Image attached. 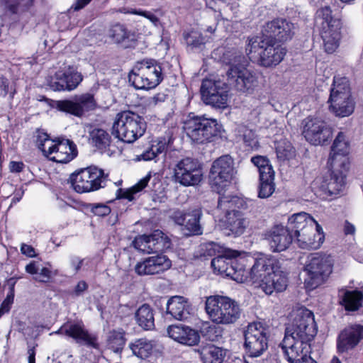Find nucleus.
<instances>
[{
    "label": "nucleus",
    "instance_id": "nucleus-1",
    "mask_svg": "<svg viewBox=\"0 0 363 363\" xmlns=\"http://www.w3.org/2000/svg\"><path fill=\"white\" fill-rule=\"evenodd\" d=\"M217 60L230 66L226 76H210L203 80L200 91H219L234 89L250 90L254 87L257 79L251 70L247 69V60L234 50L218 48L212 52Z\"/></svg>",
    "mask_w": 363,
    "mask_h": 363
},
{
    "label": "nucleus",
    "instance_id": "nucleus-2",
    "mask_svg": "<svg viewBox=\"0 0 363 363\" xmlns=\"http://www.w3.org/2000/svg\"><path fill=\"white\" fill-rule=\"evenodd\" d=\"M291 230L299 247L316 250L324 241V235L320 225L308 213L301 212L289 218Z\"/></svg>",
    "mask_w": 363,
    "mask_h": 363
},
{
    "label": "nucleus",
    "instance_id": "nucleus-3",
    "mask_svg": "<svg viewBox=\"0 0 363 363\" xmlns=\"http://www.w3.org/2000/svg\"><path fill=\"white\" fill-rule=\"evenodd\" d=\"M205 311L213 323L223 325L235 323L242 313L241 306L237 301L221 295L206 297Z\"/></svg>",
    "mask_w": 363,
    "mask_h": 363
},
{
    "label": "nucleus",
    "instance_id": "nucleus-4",
    "mask_svg": "<svg viewBox=\"0 0 363 363\" xmlns=\"http://www.w3.org/2000/svg\"><path fill=\"white\" fill-rule=\"evenodd\" d=\"M246 53L250 60L257 61L262 67H271L283 60L286 50L272 39L255 37L249 40Z\"/></svg>",
    "mask_w": 363,
    "mask_h": 363
},
{
    "label": "nucleus",
    "instance_id": "nucleus-5",
    "mask_svg": "<svg viewBox=\"0 0 363 363\" xmlns=\"http://www.w3.org/2000/svg\"><path fill=\"white\" fill-rule=\"evenodd\" d=\"M316 333L313 313L305 308H299L296 311L292 323L286 328L284 342L286 345L293 342L309 344Z\"/></svg>",
    "mask_w": 363,
    "mask_h": 363
},
{
    "label": "nucleus",
    "instance_id": "nucleus-6",
    "mask_svg": "<svg viewBox=\"0 0 363 363\" xmlns=\"http://www.w3.org/2000/svg\"><path fill=\"white\" fill-rule=\"evenodd\" d=\"M315 25L320 30L325 51L334 52L339 47L341 38V22L333 18L329 6L319 9L315 14Z\"/></svg>",
    "mask_w": 363,
    "mask_h": 363
},
{
    "label": "nucleus",
    "instance_id": "nucleus-7",
    "mask_svg": "<svg viewBox=\"0 0 363 363\" xmlns=\"http://www.w3.org/2000/svg\"><path fill=\"white\" fill-rule=\"evenodd\" d=\"M146 123L138 114L125 111L118 113L112 126V134L118 139L128 143H133L143 135Z\"/></svg>",
    "mask_w": 363,
    "mask_h": 363
},
{
    "label": "nucleus",
    "instance_id": "nucleus-8",
    "mask_svg": "<svg viewBox=\"0 0 363 363\" xmlns=\"http://www.w3.org/2000/svg\"><path fill=\"white\" fill-rule=\"evenodd\" d=\"M333 261L330 255L321 253L311 254L304 266L306 273L305 284L314 289L323 284L333 272Z\"/></svg>",
    "mask_w": 363,
    "mask_h": 363
},
{
    "label": "nucleus",
    "instance_id": "nucleus-9",
    "mask_svg": "<svg viewBox=\"0 0 363 363\" xmlns=\"http://www.w3.org/2000/svg\"><path fill=\"white\" fill-rule=\"evenodd\" d=\"M184 128L192 141L202 144L212 141L220 133V125L216 119L196 116L188 119Z\"/></svg>",
    "mask_w": 363,
    "mask_h": 363
},
{
    "label": "nucleus",
    "instance_id": "nucleus-10",
    "mask_svg": "<svg viewBox=\"0 0 363 363\" xmlns=\"http://www.w3.org/2000/svg\"><path fill=\"white\" fill-rule=\"evenodd\" d=\"M244 347L250 357H258L268 349V330L261 323H250L244 332Z\"/></svg>",
    "mask_w": 363,
    "mask_h": 363
},
{
    "label": "nucleus",
    "instance_id": "nucleus-11",
    "mask_svg": "<svg viewBox=\"0 0 363 363\" xmlns=\"http://www.w3.org/2000/svg\"><path fill=\"white\" fill-rule=\"evenodd\" d=\"M106 175L101 169L96 166H91L73 173L69 180L73 189L78 193L96 191L103 187Z\"/></svg>",
    "mask_w": 363,
    "mask_h": 363
},
{
    "label": "nucleus",
    "instance_id": "nucleus-12",
    "mask_svg": "<svg viewBox=\"0 0 363 363\" xmlns=\"http://www.w3.org/2000/svg\"><path fill=\"white\" fill-rule=\"evenodd\" d=\"M235 174L233 158L228 155L220 157L213 162L210 170L209 181L211 187L220 194Z\"/></svg>",
    "mask_w": 363,
    "mask_h": 363
},
{
    "label": "nucleus",
    "instance_id": "nucleus-13",
    "mask_svg": "<svg viewBox=\"0 0 363 363\" xmlns=\"http://www.w3.org/2000/svg\"><path fill=\"white\" fill-rule=\"evenodd\" d=\"M173 172L175 182L184 186L196 185L202 179V171L199 162L189 157L178 161Z\"/></svg>",
    "mask_w": 363,
    "mask_h": 363
},
{
    "label": "nucleus",
    "instance_id": "nucleus-14",
    "mask_svg": "<svg viewBox=\"0 0 363 363\" xmlns=\"http://www.w3.org/2000/svg\"><path fill=\"white\" fill-rule=\"evenodd\" d=\"M292 233L289 223L287 227L283 225H274L265 230L262 237L272 252H280L288 249L292 243Z\"/></svg>",
    "mask_w": 363,
    "mask_h": 363
},
{
    "label": "nucleus",
    "instance_id": "nucleus-15",
    "mask_svg": "<svg viewBox=\"0 0 363 363\" xmlns=\"http://www.w3.org/2000/svg\"><path fill=\"white\" fill-rule=\"evenodd\" d=\"M303 135L312 145H323L332 137L330 128L319 118L308 117L303 121Z\"/></svg>",
    "mask_w": 363,
    "mask_h": 363
},
{
    "label": "nucleus",
    "instance_id": "nucleus-16",
    "mask_svg": "<svg viewBox=\"0 0 363 363\" xmlns=\"http://www.w3.org/2000/svg\"><path fill=\"white\" fill-rule=\"evenodd\" d=\"M349 153V142L344 133L339 132L331 146L328 162L329 167H332L335 170L339 169L340 167H343V169H349L350 164Z\"/></svg>",
    "mask_w": 363,
    "mask_h": 363
},
{
    "label": "nucleus",
    "instance_id": "nucleus-17",
    "mask_svg": "<svg viewBox=\"0 0 363 363\" xmlns=\"http://www.w3.org/2000/svg\"><path fill=\"white\" fill-rule=\"evenodd\" d=\"M211 267L218 273L230 277L238 282L246 281V270L243 268V265L235 259L219 255L211 260Z\"/></svg>",
    "mask_w": 363,
    "mask_h": 363
},
{
    "label": "nucleus",
    "instance_id": "nucleus-18",
    "mask_svg": "<svg viewBox=\"0 0 363 363\" xmlns=\"http://www.w3.org/2000/svg\"><path fill=\"white\" fill-rule=\"evenodd\" d=\"M201 216V210L196 208L176 211L172 215V219L177 224L183 226V230L187 231V235H199L203 233V228L200 224Z\"/></svg>",
    "mask_w": 363,
    "mask_h": 363
},
{
    "label": "nucleus",
    "instance_id": "nucleus-19",
    "mask_svg": "<svg viewBox=\"0 0 363 363\" xmlns=\"http://www.w3.org/2000/svg\"><path fill=\"white\" fill-rule=\"evenodd\" d=\"M48 147L49 150L45 153V156L58 163H67L77 155L76 145L69 140L58 139L51 146Z\"/></svg>",
    "mask_w": 363,
    "mask_h": 363
},
{
    "label": "nucleus",
    "instance_id": "nucleus-20",
    "mask_svg": "<svg viewBox=\"0 0 363 363\" xmlns=\"http://www.w3.org/2000/svg\"><path fill=\"white\" fill-rule=\"evenodd\" d=\"M294 28L291 22L281 18L276 19L267 23L264 27V38L285 42L292 38Z\"/></svg>",
    "mask_w": 363,
    "mask_h": 363
},
{
    "label": "nucleus",
    "instance_id": "nucleus-21",
    "mask_svg": "<svg viewBox=\"0 0 363 363\" xmlns=\"http://www.w3.org/2000/svg\"><path fill=\"white\" fill-rule=\"evenodd\" d=\"M172 262L165 255L149 257L135 266V272L140 276L153 275L164 272L171 267Z\"/></svg>",
    "mask_w": 363,
    "mask_h": 363
},
{
    "label": "nucleus",
    "instance_id": "nucleus-22",
    "mask_svg": "<svg viewBox=\"0 0 363 363\" xmlns=\"http://www.w3.org/2000/svg\"><path fill=\"white\" fill-rule=\"evenodd\" d=\"M55 106L60 111L66 112L76 116H81L85 111L93 109L95 102L91 94L83 95L74 101L60 100L55 101Z\"/></svg>",
    "mask_w": 363,
    "mask_h": 363
},
{
    "label": "nucleus",
    "instance_id": "nucleus-23",
    "mask_svg": "<svg viewBox=\"0 0 363 363\" xmlns=\"http://www.w3.org/2000/svg\"><path fill=\"white\" fill-rule=\"evenodd\" d=\"M363 334V327L352 325L344 328L337 339V350L339 353L347 352L354 349L360 342Z\"/></svg>",
    "mask_w": 363,
    "mask_h": 363
},
{
    "label": "nucleus",
    "instance_id": "nucleus-24",
    "mask_svg": "<svg viewBox=\"0 0 363 363\" xmlns=\"http://www.w3.org/2000/svg\"><path fill=\"white\" fill-rule=\"evenodd\" d=\"M62 330L65 331L66 336L73 338L77 343H84L93 348L99 347L96 337L89 333L82 321L67 322Z\"/></svg>",
    "mask_w": 363,
    "mask_h": 363
},
{
    "label": "nucleus",
    "instance_id": "nucleus-25",
    "mask_svg": "<svg viewBox=\"0 0 363 363\" xmlns=\"http://www.w3.org/2000/svg\"><path fill=\"white\" fill-rule=\"evenodd\" d=\"M330 173L329 176L324 177L321 189L328 196H337L342 191L345 185V177L349 169H343L340 167L335 170L332 167H329Z\"/></svg>",
    "mask_w": 363,
    "mask_h": 363
},
{
    "label": "nucleus",
    "instance_id": "nucleus-26",
    "mask_svg": "<svg viewBox=\"0 0 363 363\" xmlns=\"http://www.w3.org/2000/svg\"><path fill=\"white\" fill-rule=\"evenodd\" d=\"M330 108L335 116L346 117L352 113L354 108V102L350 92H330Z\"/></svg>",
    "mask_w": 363,
    "mask_h": 363
},
{
    "label": "nucleus",
    "instance_id": "nucleus-27",
    "mask_svg": "<svg viewBox=\"0 0 363 363\" xmlns=\"http://www.w3.org/2000/svg\"><path fill=\"white\" fill-rule=\"evenodd\" d=\"M167 332L170 338L182 345L194 346L200 341V335L196 330L182 324L170 325Z\"/></svg>",
    "mask_w": 363,
    "mask_h": 363
},
{
    "label": "nucleus",
    "instance_id": "nucleus-28",
    "mask_svg": "<svg viewBox=\"0 0 363 363\" xmlns=\"http://www.w3.org/2000/svg\"><path fill=\"white\" fill-rule=\"evenodd\" d=\"M274 260L272 259L260 258L257 259L250 269V272L246 271L247 277H249L252 283L261 289L262 284L264 283L267 277L271 272H274Z\"/></svg>",
    "mask_w": 363,
    "mask_h": 363
},
{
    "label": "nucleus",
    "instance_id": "nucleus-29",
    "mask_svg": "<svg viewBox=\"0 0 363 363\" xmlns=\"http://www.w3.org/2000/svg\"><path fill=\"white\" fill-rule=\"evenodd\" d=\"M82 81L81 73L74 67H69L65 72H58L55 74V81L52 87L53 91H72L75 89Z\"/></svg>",
    "mask_w": 363,
    "mask_h": 363
},
{
    "label": "nucleus",
    "instance_id": "nucleus-30",
    "mask_svg": "<svg viewBox=\"0 0 363 363\" xmlns=\"http://www.w3.org/2000/svg\"><path fill=\"white\" fill-rule=\"evenodd\" d=\"M282 349L290 363H316L308 354L310 345L293 342L289 345L282 343Z\"/></svg>",
    "mask_w": 363,
    "mask_h": 363
},
{
    "label": "nucleus",
    "instance_id": "nucleus-31",
    "mask_svg": "<svg viewBox=\"0 0 363 363\" xmlns=\"http://www.w3.org/2000/svg\"><path fill=\"white\" fill-rule=\"evenodd\" d=\"M141 75H143L148 88H155L162 81V69L160 66L155 65L152 60H143L138 62L135 66Z\"/></svg>",
    "mask_w": 363,
    "mask_h": 363
},
{
    "label": "nucleus",
    "instance_id": "nucleus-32",
    "mask_svg": "<svg viewBox=\"0 0 363 363\" xmlns=\"http://www.w3.org/2000/svg\"><path fill=\"white\" fill-rule=\"evenodd\" d=\"M288 285V278L286 274L279 269L277 267L274 269V272H271L267 277L264 283L262 284L261 289L267 295L272 294L274 291L281 292L286 290Z\"/></svg>",
    "mask_w": 363,
    "mask_h": 363
},
{
    "label": "nucleus",
    "instance_id": "nucleus-33",
    "mask_svg": "<svg viewBox=\"0 0 363 363\" xmlns=\"http://www.w3.org/2000/svg\"><path fill=\"white\" fill-rule=\"evenodd\" d=\"M190 304L182 296H173L167 303V313L177 320L187 319L190 315Z\"/></svg>",
    "mask_w": 363,
    "mask_h": 363
},
{
    "label": "nucleus",
    "instance_id": "nucleus-34",
    "mask_svg": "<svg viewBox=\"0 0 363 363\" xmlns=\"http://www.w3.org/2000/svg\"><path fill=\"white\" fill-rule=\"evenodd\" d=\"M136 323L145 330L155 328V311L147 303L140 306L135 313Z\"/></svg>",
    "mask_w": 363,
    "mask_h": 363
},
{
    "label": "nucleus",
    "instance_id": "nucleus-35",
    "mask_svg": "<svg viewBox=\"0 0 363 363\" xmlns=\"http://www.w3.org/2000/svg\"><path fill=\"white\" fill-rule=\"evenodd\" d=\"M223 221L225 228L235 236L242 235L248 225V221L240 211L229 213Z\"/></svg>",
    "mask_w": 363,
    "mask_h": 363
},
{
    "label": "nucleus",
    "instance_id": "nucleus-36",
    "mask_svg": "<svg viewBox=\"0 0 363 363\" xmlns=\"http://www.w3.org/2000/svg\"><path fill=\"white\" fill-rule=\"evenodd\" d=\"M340 303L347 311H355L362 305V294L358 291L342 290L340 291Z\"/></svg>",
    "mask_w": 363,
    "mask_h": 363
},
{
    "label": "nucleus",
    "instance_id": "nucleus-37",
    "mask_svg": "<svg viewBox=\"0 0 363 363\" xmlns=\"http://www.w3.org/2000/svg\"><path fill=\"white\" fill-rule=\"evenodd\" d=\"M243 205L244 201L238 196L223 195L218 199L216 211L226 217L229 213L238 211L237 208H242Z\"/></svg>",
    "mask_w": 363,
    "mask_h": 363
},
{
    "label": "nucleus",
    "instance_id": "nucleus-38",
    "mask_svg": "<svg viewBox=\"0 0 363 363\" xmlns=\"http://www.w3.org/2000/svg\"><path fill=\"white\" fill-rule=\"evenodd\" d=\"M168 142L164 138L154 140L151 146L143 154L137 157V160L150 161L156 159L160 155H164L167 149Z\"/></svg>",
    "mask_w": 363,
    "mask_h": 363
},
{
    "label": "nucleus",
    "instance_id": "nucleus-39",
    "mask_svg": "<svg viewBox=\"0 0 363 363\" xmlns=\"http://www.w3.org/2000/svg\"><path fill=\"white\" fill-rule=\"evenodd\" d=\"M201 100L206 105L215 108L224 109L228 106L227 92H201Z\"/></svg>",
    "mask_w": 363,
    "mask_h": 363
},
{
    "label": "nucleus",
    "instance_id": "nucleus-40",
    "mask_svg": "<svg viewBox=\"0 0 363 363\" xmlns=\"http://www.w3.org/2000/svg\"><path fill=\"white\" fill-rule=\"evenodd\" d=\"M90 143L99 150H106L111 144V138L107 131L95 128L89 131Z\"/></svg>",
    "mask_w": 363,
    "mask_h": 363
},
{
    "label": "nucleus",
    "instance_id": "nucleus-41",
    "mask_svg": "<svg viewBox=\"0 0 363 363\" xmlns=\"http://www.w3.org/2000/svg\"><path fill=\"white\" fill-rule=\"evenodd\" d=\"M155 231L149 235H140L133 242L134 247L144 253L150 254L157 252L156 241L155 240Z\"/></svg>",
    "mask_w": 363,
    "mask_h": 363
},
{
    "label": "nucleus",
    "instance_id": "nucleus-42",
    "mask_svg": "<svg viewBox=\"0 0 363 363\" xmlns=\"http://www.w3.org/2000/svg\"><path fill=\"white\" fill-rule=\"evenodd\" d=\"M200 358L203 363H221L223 351L213 345H208L198 350Z\"/></svg>",
    "mask_w": 363,
    "mask_h": 363
},
{
    "label": "nucleus",
    "instance_id": "nucleus-43",
    "mask_svg": "<svg viewBox=\"0 0 363 363\" xmlns=\"http://www.w3.org/2000/svg\"><path fill=\"white\" fill-rule=\"evenodd\" d=\"M130 348L138 357L146 359L152 354L154 344L152 340L140 338L130 343Z\"/></svg>",
    "mask_w": 363,
    "mask_h": 363
},
{
    "label": "nucleus",
    "instance_id": "nucleus-44",
    "mask_svg": "<svg viewBox=\"0 0 363 363\" xmlns=\"http://www.w3.org/2000/svg\"><path fill=\"white\" fill-rule=\"evenodd\" d=\"M6 12L21 16L33 5L34 0H2Z\"/></svg>",
    "mask_w": 363,
    "mask_h": 363
},
{
    "label": "nucleus",
    "instance_id": "nucleus-45",
    "mask_svg": "<svg viewBox=\"0 0 363 363\" xmlns=\"http://www.w3.org/2000/svg\"><path fill=\"white\" fill-rule=\"evenodd\" d=\"M150 179V175H147L142 179H140L135 185L132 186L131 188L123 190H118V198L119 199H126L128 201H132L134 199V194L142 191L148 184Z\"/></svg>",
    "mask_w": 363,
    "mask_h": 363
},
{
    "label": "nucleus",
    "instance_id": "nucleus-46",
    "mask_svg": "<svg viewBox=\"0 0 363 363\" xmlns=\"http://www.w3.org/2000/svg\"><path fill=\"white\" fill-rule=\"evenodd\" d=\"M274 174L259 177V197L265 199L269 197L274 191Z\"/></svg>",
    "mask_w": 363,
    "mask_h": 363
},
{
    "label": "nucleus",
    "instance_id": "nucleus-47",
    "mask_svg": "<svg viewBox=\"0 0 363 363\" xmlns=\"http://www.w3.org/2000/svg\"><path fill=\"white\" fill-rule=\"evenodd\" d=\"M277 158L281 161L290 160L294 156V148L290 142L281 140L276 146Z\"/></svg>",
    "mask_w": 363,
    "mask_h": 363
},
{
    "label": "nucleus",
    "instance_id": "nucleus-48",
    "mask_svg": "<svg viewBox=\"0 0 363 363\" xmlns=\"http://www.w3.org/2000/svg\"><path fill=\"white\" fill-rule=\"evenodd\" d=\"M251 161L257 167L259 177H266V175L274 174L273 168L267 157L255 156L252 157Z\"/></svg>",
    "mask_w": 363,
    "mask_h": 363
},
{
    "label": "nucleus",
    "instance_id": "nucleus-49",
    "mask_svg": "<svg viewBox=\"0 0 363 363\" xmlns=\"http://www.w3.org/2000/svg\"><path fill=\"white\" fill-rule=\"evenodd\" d=\"M109 36L115 43H120L130 38V32L123 25L118 23L111 28Z\"/></svg>",
    "mask_w": 363,
    "mask_h": 363
},
{
    "label": "nucleus",
    "instance_id": "nucleus-50",
    "mask_svg": "<svg viewBox=\"0 0 363 363\" xmlns=\"http://www.w3.org/2000/svg\"><path fill=\"white\" fill-rule=\"evenodd\" d=\"M184 39L187 46L192 50L201 48L204 44L203 37L196 31H191L184 34Z\"/></svg>",
    "mask_w": 363,
    "mask_h": 363
},
{
    "label": "nucleus",
    "instance_id": "nucleus-51",
    "mask_svg": "<svg viewBox=\"0 0 363 363\" xmlns=\"http://www.w3.org/2000/svg\"><path fill=\"white\" fill-rule=\"evenodd\" d=\"M129 83L135 89H151L148 88L143 75L139 73L138 69H135V67L129 74Z\"/></svg>",
    "mask_w": 363,
    "mask_h": 363
},
{
    "label": "nucleus",
    "instance_id": "nucleus-52",
    "mask_svg": "<svg viewBox=\"0 0 363 363\" xmlns=\"http://www.w3.org/2000/svg\"><path fill=\"white\" fill-rule=\"evenodd\" d=\"M155 237L157 252H163L171 248V239L162 231L159 230H155Z\"/></svg>",
    "mask_w": 363,
    "mask_h": 363
},
{
    "label": "nucleus",
    "instance_id": "nucleus-53",
    "mask_svg": "<svg viewBox=\"0 0 363 363\" xmlns=\"http://www.w3.org/2000/svg\"><path fill=\"white\" fill-rule=\"evenodd\" d=\"M55 140H50L49 135L40 130L36 131V144L43 155L49 150L48 146H51Z\"/></svg>",
    "mask_w": 363,
    "mask_h": 363
},
{
    "label": "nucleus",
    "instance_id": "nucleus-54",
    "mask_svg": "<svg viewBox=\"0 0 363 363\" xmlns=\"http://www.w3.org/2000/svg\"><path fill=\"white\" fill-rule=\"evenodd\" d=\"M124 345L125 338L121 333L114 331L111 334L108 339V345L113 351L115 352L121 351Z\"/></svg>",
    "mask_w": 363,
    "mask_h": 363
},
{
    "label": "nucleus",
    "instance_id": "nucleus-55",
    "mask_svg": "<svg viewBox=\"0 0 363 363\" xmlns=\"http://www.w3.org/2000/svg\"><path fill=\"white\" fill-rule=\"evenodd\" d=\"M121 12L124 13H131L143 16L148 19L155 26H157L160 22L159 18L152 12L149 11L123 9L121 10Z\"/></svg>",
    "mask_w": 363,
    "mask_h": 363
},
{
    "label": "nucleus",
    "instance_id": "nucleus-56",
    "mask_svg": "<svg viewBox=\"0 0 363 363\" xmlns=\"http://www.w3.org/2000/svg\"><path fill=\"white\" fill-rule=\"evenodd\" d=\"M242 139L245 144L251 149H257L259 145L255 133L252 130L245 128L242 130Z\"/></svg>",
    "mask_w": 363,
    "mask_h": 363
},
{
    "label": "nucleus",
    "instance_id": "nucleus-57",
    "mask_svg": "<svg viewBox=\"0 0 363 363\" xmlns=\"http://www.w3.org/2000/svg\"><path fill=\"white\" fill-rule=\"evenodd\" d=\"M350 89L349 79L345 77L335 76L330 91H346Z\"/></svg>",
    "mask_w": 363,
    "mask_h": 363
},
{
    "label": "nucleus",
    "instance_id": "nucleus-58",
    "mask_svg": "<svg viewBox=\"0 0 363 363\" xmlns=\"http://www.w3.org/2000/svg\"><path fill=\"white\" fill-rule=\"evenodd\" d=\"M14 299V292L13 291V289L9 290V294H7L6 298L3 301L1 307H0V318L3 314L7 313L10 311L11 305L13 303Z\"/></svg>",
    "mask_w": 363,
    "mask_h": 363
},
{
    "label": "nucleus",
    "instance_id": "nucleus-59",
    "mask_svg": "<svg viewBox=\"0 0 363 363\" xmlns=\"http://www.w3.org/2000/svg\"><path fill=\"white\" fill-rule=\"evenodd\" d=\"M201 247L203 256H214L220 252V246L213 242L204 243Z\"/></svg>",
    "mask_w": 363,
    "mask_h": 363
},
{
    "label": "nucleus",
    "instance_id": "nucleus-60",
    "mask_svg": "<svg viewBox=\"0 0 363 363\" xmlns=\"http://www.w3.org/2000/svg\"><path fill=\"white\" fill-rule=\"evenodd\" d=\"M52 277V272L46 267L39 269L38 274L34 277L35 280L39 282L47 283Z\"/></svg>",
    "mask_w": 363,
    "mask_h": 363
},
{
    "label": "nucleus",
    "instance_id": "nucleus-61",
    "mask_svg": "<svg viewBox=\"0 0 363 363\" xmlns=\"http://www.w3.org/2000/svg\"><path fill=\"white\" fill-rule=\"evenodd\" d=\"M92 212L98 216H105L111 213V208L109 206L105 204H96L91 209Z\"/></svg>",
    "mask_w": 363,
    "mask_h": 363
},
{
    "label": "nucleus",
    "instance_id": "nucleus-62",
    "mask_svg": "<svg viewBox=\"0 0 363 363\" xmlns=\"http://www.w3.org/2000/svg\"><path fill=\"white\" fill-rule=\"evenodd\" d=\"M88 289V285L84 281H80L74 287V294L75 296H80Z\"/></svg>",
    "mask_w": 363,
    "mask_h": 363
},
{
    "label": "nucleus",
    "instance_id": "nucleus-63",
    "mask_svg": "<svg viewBox=\"0 0 363 363\" xmlns=\"http://www.w3.org/2000/svg\"><path fill=\"white\" fill-rule=\"evenodd\" d=\"M24 167V164L22 162L12 161L10 162L9 168L12 172H21Z\"/></svg>",
    "mask_w": 363,
    "mask_h": 363
},
{
    "label": "nucleus",
    "instance_id": "nucleus-64",
    "mask_svg": "<svg viewBox=\"0 0 363 363\" xmlns=\"http://www.w3.org/2000/svg\"><path fill=\"white\" fill-rule=\"evenodd\" d=\"M21 251L23 255H26L28 257H33L35 256V250L30 245L22 244Z\"/></svg>",
    "mask_w": 363,
    "mask_h": 363
}]
</instances>
